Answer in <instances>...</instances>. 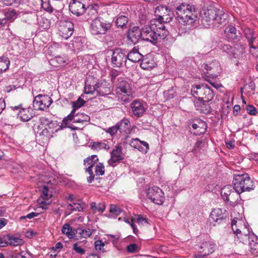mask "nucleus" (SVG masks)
Here are the masks:
<instances>
[{"mask_svg":"<svg viewBox=\"0 0 258 258\" xmlns=\"http://www.w3.org/2000/svg\"><path fill=\"white\" fill-rule=\"evenodd\" d=\"M122 150L121 146H117L111 152V158L108 161L109 165L114 167L116 163L119 162L124 159L122 154Z\"/></svg>","mask_w":258,"mask_h":258,"instance_id":"14","label":"nucleus"},{"mask_svg":"<svg viewBox=\"0 0 258 258\" xmlns=\"http://www.w3.org/2000/svg\"><path fill=\"white\" fill-rule=\"evenodd\" d=\"M201 15L202 21L207 23L209 26L219 27L225 25L228 22V14L222 8L210 5L203 8Z\"/></svg>","mask_w":258,"mask_h":258,"instance_id":"3","label":"nucleus"},{"mask_svg":"<svg viewBox=\"0 0 258 258\" xmlns=\"http://www.w3.org/2000/svg\"><path fill=\"white\" fill-rule=\"evenodd\" d=\"M245 229H247V232H243V234H240V236H238V234H241V231L237 228L234 230V227L232 228L233 233L237 236L238 239L242 238L241 236L242 235L245 237L248 236V245H249L251 249L254 250L258 249V237L253 233H252L251 235L250 234L249 228L247 226L245 225Z\"/></svg>","mask_w":258,"mask_h":258,"instance_id":"10","label":"nucleus"},{"mask_svg":"<svg viewBox=\"0 0 258 258\" xmlns=\"http://www.w3.org/2000/svg\"><path fill=\"white\" fill-rule=\"evenodd\" d=\"M118 132H119V130L116 124L114 126L109 127L106 131V133L109 134L111 137L116 134Z\"/></svg>","mask_w":258,"mask_h":258,"instance_id":"53","label":"nucleus"},{"mask_svg":"<svg viewBox=\"0 0 258 258\" xmlns=\"http://www.w3.org/2000/svg\"><path fill=\"white\" fill-rule=\"evenodd\" d=\"M41 7L42 9L49 12H52L53 9L52 7L50 5L49 0H41Z\"/></svg>","mask_w":258,"mask_h":258,"instance_id":"45","label":"nucleus"},{"mask_svg":"<svg viewBox=\"0 0 258 258\" xmlns=\"http://www.w3.org/2000/svg\"><path fill=\"white\" fill-rule=\"evenodd\" d=\"M146 196L152 202L157 205H162L164 201V194L157 186L149 187L146 190Z\"/></svg>","mask_w":258,"mask_h":258,"instance_id":"8","label":"nucleus"},{"mask_svg":"<svg viewBox=\"0 0 258 258\" xmlns=\"http://www.w3.org/2000/svg\"><path fill=\"white\" fill-rule=\"evenodd\" d=\"M59 31V35L64 39H68L73 33V24L70 22H66L63 25L60 26Z\"/></svg>","mask_w":258,"mask_h":258,"instance_id":"17","label":"nucleus"},{"mask_svg":"<svg viewBox=\"0 0 258 258\" xmlns=\"http://www.w3.org/2000/svg\"><path fill=\"white\" fill-rule=\"evenodd\" d=\"M68 209L71 211L80 212L83 211V207L80 203L73 202L68 205Z\"/></svg>","mask_w":258,"mask_h":258,"instance_id":"41","label":"nucleus"},{"mask_svg":"<svg viewBox=\"0 0 258 258\" xmlns=\"http://www.w3.org/2000/svg\"><path fill=\"white\" fill-rule=\"evenodd\" d=\"M57 126L58 125L57 122L56 121H53L51 119L47 126V130H49V132L53 133L54 132H56L57 131Z\"/></svg>","mask_w":258,"mask_h":258,"instance_id":"48","label":"nucleus"},{"mask_svg":"<svg viewBox=\"0 0 258 258\" xmlns=\"http://www.w3.org/2000/svg\"><path fill=\"white\" fill-rule=\"evenodd\" d=\"M92 148L96 150L105 149L108 150L109 146L108 144L105 143L95 142L93 143L92 145Z\"/></svg>","mask_w":258,"mask_h":258,"instance_id":"42","label":"nucleus"},{"mask_svg":"<svg viewBox=\"0 0 258 258\" xmlns=\"http://www.w3.org/2000/svg\"><path fill=\"white\" fill-rule=\"evenodd\" d=\"M61 232L63 234L66 235L70 239L73 238L75 236V233L73 231L72 228L68 223H66L63 225L61 229Z\"/></svg>","mask_w":258,"mask_h":258,"instance_id":"37","label":"nucleus"},{"mask_svg":"<svg viewBox=\"0 0 258 258\" xmlns=\"http://www.w3.org/2000/svg\"><path fill=\"white\" fill-rule=\"evenodd\" d=\"M244 34L250 48L256 49V47L252 44L255 39V37H254V32L253 30L250 29H246L244 30Z\"/></svg>","mask_w":258,"mask_h":258,"instance_id":"30","label":"nucleus"},{"mask_svg":"<svg viewBox=\"0 0 258 258\" xmlns=\"http://www.w3.org/2000/svg\"><path fill=\"white\" fill-rule=\"evenodd\" d=\"M98 160L97 155H93L85 159L84 164L86 167L93 168Z\"/></svg>","mask_w":258,"mask_h":258,"instance_id":"34","label":"nucleus"},{"mask_svg":"<svg viewBox=\"0 0 258 258\" xmlns=\"http://www.w3.org/2000/svg\"><path fill=\"white\" fill-rule=\"evenodd\" d=\"M140 39L142 40L141 31L138 27H134L128 30L127 35V41L128 44L135 45Z\"/></svg>","mask_w":258,"mask_h":258,"instance_id":"13","label":"nucleus"},{"mask_svg":"<svg viewBox=\"0 0 258 258\" xmlns=\"http://www.w3.org/2000/svg\"><path fill=\"white\" fill-rule=\"evenodd\" d=\"M226 216L224 212L220 208L214 209L211 212L210 216V221L211 222H218L220 223L225 219Z\"/></svg>","mask_w":258,"mask_h":258,"instance_id":"21","label":"nucleus"},{"mask_svg":"<svg viewBox=\"0 0 258 258\" xmlns=\"http://www.w3.org/2000/svg\"><path fill=\"white\" fill-rule=\"evenodd\" d=\"M94 167L96 176L103 175L104 174V166L102 163H99Z\"/></svg>","mask_w":258,"mask_h":258,"instance_id":"43","label":"nucleus"},{"mask_svg":"<svg viewBox=\"0 0 258 258\" xmlns=\"http://www.w3.org/2000/svg\"><path fill=\"white\" fill-rule=\"evenodd\" d=\"M246 110L247 112L250 115H254L257 113L256 108L252 105H248L246 107Z\"/></svg>","mask_w":258,"mask_h":258,"instance_id":"59","label":"nucleus"},{"mask_svg":"<svg viewBox=\"0 0 258 258\" xmlns=\"http://www.w3.org/2000/svg\"><path fill=\"white\" fill-rule=\"evenodd\" d=\"M127 60L126 51L124 49L117 48L113 50L111 62L114 67H120Z\"/></svg>","mask_w":258,"mask_h":258,"instance_id":"11","label":"nucleus"},{"mask_svg":"<svg viewBox=\"0 0 258 258\" xmlns=\"http://www.w3.org/2000/svg\"><path fill=\"white\" fill-rule=\"evenodd\" d=\"M97 5H90L86 9L85 5L82 3L77 0H72L69 5V10L72 14L78 16L83 15L86 10L88 11L89 15H94L96 16L97 14Z\"/></svg>","mask_w":258,"mask_h":258,"instance_id":"6","label":"nucleus"},{"mask_svg":"<svg viewBox=\"0 0 258 258\" xmlns=\"http://www.w3.org/2000/svg\"><path fill=\"white\" fill-rule=\"evenodd\" d=\"M140 63L141 68L145 70H150L154 68L156 63L152 58H145L142 59Z\"/></svg>","mask_w":258,"mask_h":258,"instance_id":"29","label":"nucleus"},{"mask_svg":"<svg viewBox=\"0 0 258 258\" xmlns=\"http://www.w3.org/2000/svg\"><path fill=\"white\" fill-rule=\"evenodd\" d=\"M232 182L233 188L238 194L250 191L254 188L253 181L247 173L235 174Z\"/></svg>","mask_w":258,"mask_h":258,"instance_id":"4","label":"nucleus"},{"mask_svg":"<svg viewBox=\"0 0 258 258\" xmlns=\"http://www.w3.org/2000/svg\"><path fill=\"white\" fill-rule=\"evenodd\" d=\"M96 94L101 96H105L111 94V90L109 83L105 81H100L97 83Z\"/></svg>","mask_w":258,"mask_h":258,"instance_id":"15","label":"nucleus"},{"mask_svg":"<svg viewBox=\"0 0 258 258\" xmlns=\"http://www.w3.org/2000/svg\"><path fill=\"white\" fill-rule=\"evenodd\" d=\"M219 48L222 52L228 54L231 59L236 58L237 55L234 54V48L230 44H221Z\"/></svg>","mask_w":258,"mask_h":258,"instance_id":"24","label":"nucleus"},{"mask_svg":"<svg viewBox=\"0 0 258 258\" xmlns=\"http://www.w3.org/2000/svg\"><path fill=\"white\" fill-rule=\"evenodd\" d=\"M7 6H11L14 4H20L23 0H1Z\"/></svg>","mask_w":258,"mask_h":258,"instance_id":"57","label":"nucleus"},{"mask_svg":"<svg viewBox=\"0 0 258 258\" xmlns=\"http://www.w3.org/2000/svg\"><path fill=\"white\" fill-rule=\"evenodd\" d=\"M205 85H195L192 86L191 89V93L192 95L196 97L197 96L201 97L203 93V90H204Z\"/></svg>","mask_w":258,"mask_h":258,"instance_id":"32","label":"nucleus"},{"mask_svg":"<svg viewBox=\"0 0 258 258\" xmlns=\"http://www.w3.org/2000/svg\"><path fill=\"white\" fill-rule=\"evenodd\" d=\"M90 208L94 213L98 212L102 214L105 211L106 207L103 203H100L97 205L96 203L92 202L90 205Z\"/></svg>","mask_w":258,"mask_h":258,"instance_id":"38","label":"nucleus"},{"mask_svg":"<svg viewBox=\"0 0 258 258\" xmlns=\"http://www.w3.org/2000/svg\"><path fill=\"white\" fill-rule=\"evenodd\" d=\"M237 31L235 27L229 25L225 30V33L226 34H230V33H233Z\"/></svg>","mask_w":258,"mask_h":258,"instance_id":"62","label":"nucleus"},{"mask_svg":"<svg viewBox=\"0 0 258 258\" xmlns=\"http://www.w3.org/2000/svg\"><path fill=\"white\" fill-rule=\"evenodd\" d=\"M177 20L180 29L181 33L186 32L193 25L198 17V12L195 7L182 3L176 9Z\"/></svg>","mask_w":258,"mask_h":258,"instance_id":"2","label":"nucleus"},{"mask_svg":"<svg viewBox=\"0 0 258 258\" xmlns=\"http://www.w3.org/2000/svg\"><path fill=\"white\" fill-rule=\"evenodd\" d=\"M52 102V99L48 96L39 94L34 99L33 109L44 110L51 105Z\"/></svg>","mask_w":258,"mask_h":258,"instance_id":"9","label":"nucleus"},{"mask_svg":"<svg viewBox=\"0 0 258 258\" xmlns=\"http://www.w3.org/2000/svg\"><path fill=\"white\" fill-rule=\"evenodd\" d=\"M209 102L205 101L204 99H201V98H198L195 100L194 104L196 110L201 113L208 114L211 111V108L208 104Z\"/></svg>","mask_w":258,"mask_h":258,"instance_id":"18","label":"nucleus"},{"mask_svg":"<svg viewBox=\"0 0 258 258\" xmlns=\"http://www.w3.org/2000/svg\"><path fill=\"white\" fill-rule=\"evenodd\" d=\"M192 127L194 130H198L199 128L202 129V131H198L197 134L198 135H200L201 134H204L207 130V123L203 121H200L198 122V123H193L192 124Z\"/></svg>","mask_w":258,"mask_h":258,"instance_id":"35","label":"nucleus"},{"mask_svg":"<svg viewBox=\"0 0 258 258\" xmlns=\"http://www.w3.org/2000/svg\"><path fill=\"white\" fill-rule=\"evenodd\" d=\"M130 145L135 149L140 148L139 145H141V140L138 138L132 139L130 143Z\"/></svg>","mask_w":258,"mask_h":258,"instance_id":"55","label":"nucleus"},{"mask_svg":"<svg viewBox=\"0 0 258 258\" xmlns=\"http://www.w3.org/2000/svg\"><path fill=\"white\" fill-rule=\"evenodd\" d=\"M128 22V19L125 16H120L118 17L115 21L116 25L117 27L123 28L126 26Z\"/></svg>","mask_w":258,"mask_h":258,"instance_id":"40","label":"nucleus"},{"mask_svg":"<svg viewBox=\"0 0 258 258\" xmlns=\"http://www.w3.org/2000/svg\"><path fill=\"white\" fill-rule=\"evenodd\" d=\"M50 120V119L46 117H41L40 118V124L41 125L44 126V130H47V126Z\"/></svg>","mask_w":258,"mask_h":258,"instance_id":"56","label":"nucleus"},{"mask_svg":"<svg viewBox=\"0 0 258 258\" xmlns=\"http://www.w3.org/2000/svg\"><path fill=\"white\" fill-rule=\"evenodd\" d=\"M234 190L233 187H232L230 185L224 186L221 189V196L225 201L228 202L230 200L229 197H231L234 194Z\"/></svg>","mask_w":258,"mask_h":258,"instance_id":"27","label":"nucleus"},{"mask_svg":"<svg viewBox=\"0 0 258 258\" xmlns=\"http://www.w3.org/2000/svg\"><path fill=\"white\" fill-rule=\"evenodd\" d=\"M3 239H4L6 242H7V245L9 244L10 245L16 246L21 245L23 243L22 239L14 237L10 234L5 235Z\"/></svg>","mask_w":258,"mask_h":258,"instance_id":"25","label":"nucleus"},{"mask_svg":"<svg viewBox=\"0 0 258 258\" xmlns=\"http://www.w3.org/2000/svg\"><path fill=\"white\" fill-rule=\"evenodd\" d=\"M63 247V245L60 242H58L55 244V245L51 248V250L56 251L58 250L60 251Z\"/></svg>","mask_w":258,"mask_h":258,"instance_id":"64","label":"nucleus"},{"mask_svg":"<svg viewBox=\"0 0 258 258\" xmlns=\"http://www.w3.org/2000/svg\"><path fill=\"white\" fill-rule=\"evenodd\" d=\"M10 64V61L8 57H0V74L6 71L9 68Z\"/></svg>","mask_w":258,"mask_h":258,"instance_id":"33","label":"nucleus"},{"mask_svg":"<svg viewBox=\"0 0 258 258\" xmlns=\"http://www.w3.org/2000/svg\"><path fill=\"white\" fill-rule=\"evenodd\" d=\"M18 115L21 120L24 122L29 120L33 117L32 114L29 112L28 108H22L19 111Z\"/></svg>","mask_w":258,"mask_h":258,"instance_id":"31","label":"nucleus"},{"mask_svg":"<svg viewBox=\"0 0 258 258\" xmlns=\"http://www.w3.org/2000/svg\"><path fill=\"white\" fill-rule=\"evenodd\" d=\"M115 91L117 97L124 103L130 102L133 98L130 85L123 78L117 79Z\"/></svg>","mask_w":258,"mask_h":258,"instance_id":"5","label":"nucleus"},{"mask_svg":"<svg viewBox=\"0 0 258 258\" xmlns=\"http://www.w3.org/2000/svg\"><path fill=\"white\" fill-rule=\"evenodd\" d=\"M137 248L136 244H131L127 246V250L130 252H134L136 251Z\"/></svg>","mask_w":258,"mask_h":258,"instance_id":"63","label":"nucleus"},{"mask_svg":"<svg viewBox=\"0 0 258 258\" xmlns=\"http://www.w3.org/2000/svg\"><path fill=\"white\" fill-rule=\"evenodd\" d=\"M158 15V17L150 21V23L145 25L141 29L142 40L150 42L154 45L157 44L158 39H164L168 35L169 32L166 29L164 22H169L172 20L171 15Z\"/></svg>","mask_w":258,"mask_h":258,"instance_id":"1","label":"nucleus"},{"mask_svg":"<svg viewBox=\"0 0 258 258\" xmlns=\"http://www.w3.org/2000/svg\"><path fill=\"white\" fill-rule=\"evenodd\" d=\"M111 23L102 17L94 19L90 26V31L93 35L105 34L111 27Z\"/></svg>","mask_w":258,"mask_h":258,"instance_id":"7","label":"nucleus"},{"mask_svg":"<svg viewBox=\"0 0 258 258\" xmlns=\"http://www.w3.org/2000/svg\"><path fill=\"white\" fill-rule=\"evenodd\" d=\"M132 221L136 222L139 224H144V223H148L147 219L143 217L141 215H137L136 218L132 219Z\"/></svg>","mask_w":258,"mask_h":258,"instance_id":"51","label":"nucleus"},{"mask_svg":"<svg viewBox=\"0 0 258 258\" xmlns=\"http://www.w3.org/2000/svg\"><path fill=\"white\" fill-rule=\"evenodd\" d=\"M216 248V244L212 241H206L203 242L200 246L199 251L200 253H203L205 255H208L213 253Z\"/></svg>","mask_w":258,"mask_h":258,"instance_id":"20","label":"nucleus"},{"mask_svg":"<svg viewBox=\"0 0 258 258\" xmlns=\"http://www.w3.org/2000/svg\"><path fill=\"white\" fill-rule=\"evenodd\" d=\"M203 93L201 97L198 98H201V99L205 100L206 102H210L211 101L214 97V93L213 90L211 88L208 86L207 85H205L204 90H203Z\"/></svg>","mask_w":258,"mask_h":258,"instance_id":"28","label":"nucleus"},{"mask_svg":"<svg viewBox=\"0 0 258 258\" xmlns=\"http://www.w3.org/2000/svg\"><path fill=\"white\" fill-rule=\"evenodd\" d=\"M39 215L38 213H35V212H31L28 214H27L26 216H21L20 219L21 220L25 219L26 218L31 219L35 217H37Z\"/></svg>","mask_w":258,"mask_h":258,"instance_id":"61","label":"nucleus"},{"mask_svg":"<svg viewBox=\"0 0 258 258\" xmlns=\"http://www.w3.org/2000/svg\"><path fill=\"white\" fill-rule=\"evenodd\" d=\"M40 197L44 200H47L49 199L48 187L47 186L44 185L42 186Z\"/></svg>","mask_w":258,"mask_h":258,"instance_id":"49","label":"nucleus"},{"mask_svg":"<svg viewBox=\"0 0 258 258\" xmlns=\"http://www.w3.org/2000/svg\"><path fill=\"white\" fill-rule=\"evenodd\" d=\"M16 12L14 10L9 11L6 14V18L9 20L15 19L16 18Z\"/></svg>","mask_w":258,"mask_h":258,"instance_id":"60","label":"nucleus"},{"mask_svg":"<svg viewBox=\"0 0 258 258\" xmlns=\"http://www.w3.org/2000/svg\"><path fill=\"white\" fill-rule=\"evenodd\" d=\"M73 249L77 253H78L81 254H84L85 253V249L80 246H78L77 243H75V244H74Z\"/></svg>","mask_w":258,"mask_h":258,"instance_id":"58","label":"nucleus"},{"mask_svg":"<svg viewBox=\"0 0 258 258\" xmlns=\"http://www.w3.org/2000/svg\"><path fill=\"white\" fill-rule=\"evenodd\" d=\"M226 37L229 41L236 42L239 40L240 32L238 31L233 33H230V34H226Z\"/></svg>","mask_w":258,"mask_h":258,"instance_id":"44","label":"nucleus"},{"mask_svg":"<svg viewBox=\"0 0 258 258\" xmlns=\"http://www.w3.org/2000/svg\"><path fill=\"white\" fill-rule=\"evenodd\" d=\"M140 148H137L139 151L146 153L149 149V146L147 142L141 141V145H139Z\"/></svg>","mask_w":258,"mask_h":258,"instance_id":"47","label":"nucleus"},{"mask_svg":"<svg viewBox=\"0 0 258 258\" xmlns=\"http://www.w3.org/2000/svg\"><path fill=\"white\" fill-rule=\"evenodd\" d=\"M104 243L102 242V241L97 240L95 242V248L96 250L104 252Z\"/></svg>","mask_w":258,"mask_h":258,"instance_id":"54","label":"nucleus"},{"mask_svg":"<svg viewBox=\"0 0 258 258\" xmlns=\"http://www.w3.org/2000/svg\"><path fill=\"white\" fill-rule=\"evenodd\" d=\"M85 103V101L80 97L78 98L77 101L72 102L73 110L72 112L62 120V122L65 125H68V118H71L73 116H75L76 110L83 106Z\"/></svg>","mask_w":258,"mask_h":258,"instance_id":"19","label":"nucleus"},{"mask_svg":"<svg viewBox=\"0 0 258 258\" xmlns=\"http://www.w3.org/2000/svg\"><path fill=\"white\" fill-rule=\"evenodd\" d=\"M89 120L90 116L85 113H75V116H73V117H71V118H68V121L67 122L68 125L67 126H68V125L72 121H73L74 122H82L84 121H88Z\"/></svg>","mask_w":258,"mask_h":258,"instance_id":"26","label":"nucleus"},{"mask_svg":"<svg viewBox=\"0 0 258 258\" xmlns=\"http://www.w3.org/2000/svg\"><path fill=\"white\" fill-rule=\"evenodd\" d=\"M93 168H90V167H86L85 168L86 172L88 173V174L90 175V176L87 178V182L89 183H92V181L95 179V174H94L93 173Z\"/></svg>","mask_w":258,"mask_h":258,"instance_id":"46","label":"nucleus"},{"mask_svg":"<svg viewBox=\"0 0 258 258\" xmlns=\"http://www.w3.org/2000/svg\"><path fill=\"white\" fill-rule=\"evenodd\" d=\"M109 211L110 213H112L116 216L119 215L121 212V209L119 207H117L115 205L113 204H111L110 205Z\"/></svg>","mask_w":258,"mask_h":258,"instance_id":"50","label":"nucleus"},{"mask_svg":"<svg viewBox=\"0 0 258 258\" xmlns=\"http://www.w3.org/2000/svg\"><path fill=\"white\" fill-rule=\"evenodd\" d=\"M118 128L119 132L124 136L126 138L131 132V125L128 118L124 117L122 119L116 123Z\"/></svg>","mask_w":258,"mask_h":258,"instance_id":"16","label":"nucleus"},{"mask_svg":"<svg viewBox=\"0 0 258 258\" xmlns=\"http://www.w3.org/2000/svg\"><path fill=\"white\" fill-rule=\"evenodd\" d=\"M131 110L133 115L137 118H139L143 116L146 110V108L143 101L136 100L131 104Z\"/></svg>","mask_w":258,"mask_h":258,"instance_id":"12","label":"nucleus"},{"mask_svg":"<svg viewBox=\"0 0 258 258\" xmlns=\"http://www.w3.org/2000/svg\"><path fill=\"white\" fill-rule=\"evenodd\" d=\"M127 59L129 60L137 62L140 61L143 55L139 52V46L134 47L129 53L126 55Z\"/></svg>","mask_w":258,"mask_h":258,"instance_id":"22","label":"nucleus"},{"mask_svg":"<svg viewBox=\"0 0 258 258\" xmlns=\"http://www.w3.org/2000/svg\"><path fill=\"white\" fill-rule=\"evenodd\" d=\"M97 83L95 79L92 78H88L85 82L84 87V92L86 94H93L96 93Z\"/></svg>","mask_w":258,"mask_h":258,"instance_id":"23","label":"nucleus"},{"mask_svg":"<svg viewBox=\"0 0 258 258\" xmlns=\"http://www.w3.org/2000/svg\"><path fill=\"white\" fill-rule=\"evenodd\" d=\"M234 48V54H237L236 59L239 58L245 51V45L240 43L236 44Z\"/></svg>","mask_w":258,"mask_h":258,"instance_id":"39","label":"nucleus"},{"mask_svg":"<svg viewBox=\"0 0 258 258\" xmlns=\"http://www.w3.org/2000/svg\"><path fill=\"white\" fill-rule=\"evenodd\" d=\"M76 234H78L80 237L83 238H87L89 237L92 234V232L90 229H83L79 227L76 229Z\"/></svg>","mask_w":258,"mask_h":258,"instance_id":"36","label":"nucleus"},{"mask_svg":"<svg viewBox=\"0 0 258 258\" xmlns=\"http://www.w3.org/2000/svg\"><path fill=\"white\" fill-rule=\"evenodd\" d=\"M55 61L59 65H62L68 60V58L65 56H57L54 58Z\"/></svg>","mask_w":258,"mask_h":258,"instance_id":"52","label":"nucleus"}]
</instances>
